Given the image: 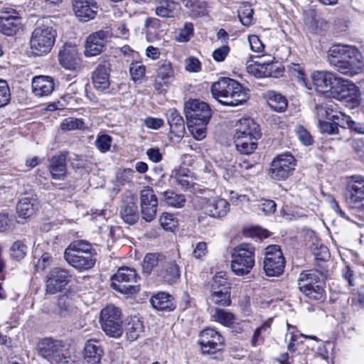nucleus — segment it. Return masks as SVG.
I'll return each mask as SVG.
<instances>
[{"label":"nucleus","mask_w":364,"mask_h":364,"mask_svg":"<svg viewBox=\"0 0 364 364\" xmlns=\"http://www.w3.org/2000/svg\"><path fill=\"white\" fill-rule=\"evenodd\" d=\"M70 278L67 269L60 267L51 269L46 279V293L52 295L61 291L68 284Z\"/></svg>","instance_id":"f3484780"},{"label":"nucleus","mask_w":364,"mask_h":364,"mask_svg":"<svg viewBox=\"0 0 364 364\" xmlns=\"http://www.w3.org/2000/svg\"><path fill=\"white\" fill-rule=\"evenodd\" d=\"M337 77L336 74L326 71H316L311 75L314 85L322 92H331Z\"/></svg>","instance_id":"cd10ccee"},{"label":"nucleus","mask_w":364,"mask_h":364,"mask_svg":"<svg viewBox=\"0 0 364 364\" xmlns=\"http://www.w3.org/2000/svg\"><path fill=\"white\" fill-rule=\"evenodd\" d=\"M36 206V199L29 194H25L17 203L16 213L19 218L26 219L34 213Z\"/></svg>","instance_id":"473e14b6"},{"label":"nucleus","mask_w":364,"mask_h":364,"mask_svg":"<svg viewBox=\"0 0 364 364\" xmlns=\"http://www.w3.org/2000/svg\"><path fill=\"white\" fill-rule=\"evenodd\" d=\"M318 124V127H319L321 132L323 133L328 134H335L338 133V126H340L341 127H345V123L340 124L339 122H331L322 121Z\"/></svg>","instance_id":"864d4df0"},{"label":"nucleus","mask_w":364,"mask_h":364,"mask_svg":"<svg viewBox=\"0 0 364 364\" xmlns=\"http://www.w3.org/2000/svg\"><path fill=\"white\" fill-rule=\"evenodd\" d=\"M40 355L50 364H69L70 358L66 356L62 342L50 338L43 339L38 344Z\"/></svg>","instance_id":"1a4fd4ad"},{"label":"nucleus","mask_w":364,"mask_h":364,"mask_svg":"<svg viewBox=\"0 0 364 364\" xmlns=\"http://www.w3.org/2000/svg\"><path fill=\"white\" fill-rule=\"evenodd\" d=\"M193 33V25L191 23H186L183 28L176 32V40L179 42H187L190 40Z\"/></svg>","instance_id":"8fccbe9b"},{"label":"nucleus","mask_w":364,"mask_h":364,"mask_svg":"<svg viewBox=\"0 0 364 364\" xmlns=\"http://www.w3.org/2000/svg\"><path fill=\"white\" fill-rule=\"evenodd\" d=\"M141 217L146 222L152 221L156 215L158 199L154 191L145 187L140 193Z\"/></svg>","instance_id":"a211bd4d"},{"label":"nucleus","mask_w":364,"mask_h":364,"mask_svg":"<svg viewBox=\"0 0 364 364\" xmlns=\"http://www.w3.org/2000/svg\"><path fill=\"white\" fill-rule=\"evenodd\" d=\"M215 99L227 106H237L247 100V95L242 85L229 77H222L211 86Z\"/></svg>","instance_id":"f03ea898"},{"label":"nucleus","mask_w":364,"mask_h":364,"mask_svg":"<svg viewBox=\"0 0 364 364\" xmlns=\"http://www.w3.org/2000/svg\"><path fill=\"white\" fill-rule=\"evenodd\" d=\"M277 204L272 200L262 199L259 205V209L264 215H271L276 211Z\"/></svg>","instance_id":"680f3d73"},{"label":"nucleus","mask_w":364,"mask_h":364,"mask_svg":"<svg viewBox=\"0 0 364 364\" xmlns=\"http://www.w3.org/2000/svg\"><path fill=\"white\" fill-rule=\"evenodd\" d=\"M160 223L164 229L173 231L177 226V220L173 215L164 213L160 218Z\"/></svg>","instance_id":"6e6d98bb"},{"label":"nucleus","mask_w":364,"mask_h":364,"mask_svg":"<svg viewBox=\"0 0 364 364\" xmlns=\"http://www.w3.org/2000/svg\"><path fill=\"white\" fill-rule=\"evenodd\" d=\"M288 68L289 72L293 76L296 77L299 81L304 82L305 73L302 65L297 63H291L288 66Z\"/></svg>","instance_id":"338daca9"},{"label":"nucleus","mask_w":364,"mask_h":364,"mask_svg":"<svg viewBox=\"0 0 364 364\" xmlns=\"http://www.w3.org/2000/svg\"><path fill=\"white\" fill-rule=\"evenodd\" d=\"M268 104L276 112H283L287 107V99L279 93L272 92L269 94Z\"/></svg>","instance_id":"ea45409f"},{"label":"nucleus","mask_w":364,"mask_h":364,"mask_svg":"<svg viewBox=\"0 0 364 364\" xmlns=\"http://www.w3.org/2000/svg\"><path fill=\"white\" fill-rule=\"evenodd\" d=\"M255 247L250 243L236 246L231 253V269L237 276L248 274L255 266Z\"/></svg>","instance_id":"39448f33"},{"label":"nucleus","mask_w":364,"mask_h":364,"mask_svg":"<svg viewBox=\"0 0 364 364\" xmlns=\"http://www.w3.org/2000/svg\"><path fill=\"white\" fill-rule=\"evenodd\" d=\"M236 150L241 154L249 155L252 154L257 148V142L241 141V139L234 140Z\"/></svg>","instance_id":"de8ad7c7"},{"label":"nucleus","mask_w":364,"mask_h":364,"mask_svg":"<svg viewBox=\"0 0 364 364\" xmlns=\"http://www.w3.org/2000/svg\"><path fill=\"white\" fill-rule=\"evenodd\" d=\"M178 4L172 0H160L156 7V14L162 18H169L174 15Z\"/></svg>","instance_id":"58836bf2"},{"label":"nucleus","mask_w":364,"mask_h":364,"mask_svg":"<svg viewBox=\"0 0 364 364\" xmlns=\"http://www.w3.org/2000/svg\"><path fill=\"white\" fill-rule=\"evenodd\" d=\"M212 287H226L230 289L229 284L228 283L227 273L224 272H220L217 273L213 279L211 284Z\"/></svg>","instance_id":"0e129e2a"},{"label":"nucleus","mask_w":364,"mask_h":364,"mask_svg":"<svg viewBox=\"0 0 364 364\" xmlns=\"http://www.w3.org/2000/svg\"><path fill=\"white\" fill-rule=\"evenodd\" d=\"M120 215L124 223L133 225L136 223L139 218L136 198L129 195L122 201L120 205Z\"/></svg>","instance_id":"5701e85b"},{"label":"nucleus","mask_w":364,"mask_h":364,"mask_svg":"<svg viewBox=\"0 0 364 364\" xmlns=\"http://www.w3.org/2000/svg\"><path fill=\"white\" fill-rule=\"evenodd\" d=\"M139 278L135 269L124 267L112 276V287L123 294L132 295L139 291V285L136 284Z\"/></svg>","instance_id":"0eeeda50"},{"label":"nucleus","mask_w":364,"mask_h":364,"mask_svg":"<svg viewBox=\"0 0 364 364\" xmlns=\"http://www.w3.org/2000/svg\"><path fill=\"white\" fill-rule=\"evenodd\" d=\"M238 17L242 25L249 26L252 24L253 20V9L248 2L242 3L237 11Z\"/></svg>","instance_id":"a19ab883"},{"label":"nucleus","mask_w":364,"mask_h":364,"mask_svg":"<svg viewBox=\"0 0 364 364\" xmlns=\"http://www.w3.org/2000/svg\"><path fill=\"white\" fill-rule=\"evenodd\" d=\"M166 118L170 126L171 132L180 136L183 134L185 124L183 117L175 108L169 109L166 112Z\"/></svg>","instance_id":"f704fd0d"},{"label":"nucleus","mask_w":364,"mask_h":364,"mask_svg":"<svg viewBox=\"0 0 364 364\" xmlns=\"http://www.w3.org/2000/svg\"><path fill=\"white\" fill-rule=\"evenodd\" d=\"M246 69L248 73L256 77H277L276 64L272 62L250 64Z\"/></svg>","instance_id":"7c9ffc66"},{"label":"nucleus","mask_w":364,"mask_h":364,"mask_svg":"<svg viewBox=\"0 0 364 364\" xmlns=\"http://www.w3.org/2000/svg\"><path fill=\"white\" fill-rule=\"evenodd\" d=\"M355 132L364 134V123L356 122L350 119L349 116L346 117L345 125Z\"/></svg>","instance_id":"774afa93"},{"label":"nucleus","mask_w":364,"mask_h":364,"mask_svg":"<svg viewBox=\"0 0 364 364\" xmlns=\"http://www.w3.org/2000/svg\"><path fill=\"white\" fill-rule=\"evenodd\" d=\"M104 355V350L100 342L97 339L88 340L83 350L85 364H99Z\"/></svg>","instance_id":"393cba45"},{"label":"nucleus","mask_w":364,"mask_h":364,"mask_svg":"<svg viewBox=\"0 0 364 364\" xmlns=\"http://www.w3.org/2000/svg\"><path fill=\"white\" fill-rule=\"evenodd\" d=\"M295 163V159L291 154L285 153L279 155L272 162L270 177L278 181L287 179L294 170Z\"/></svg>","instance_id":"4468645a"},{"label":"nucleus","mask_w":364,"mask_h":364,"mask_svg":"<svg viewBox=\"0 0 364 364\" xmlns=\"http://www.w3.org/2000/svg\"><path fill=\"white\" fill-rule=\"evenodd\" d=\"M91 243L85 240H75L71 242L64 252L65 261L74 268L87 270L94 267L96 259Z\"/></svg>","instance_id":"7ed1b4c3"},{"label":"nucleus","mask_w":364,"mask_h":364,"mask_svg":"<svg viewBox=\"0 0 364 364\" xmlns=\"http://www.w3.org/2000/svg\"><path fill=\"white\" fill-rule=\"evenodd\" d=\"M53 313L55 316L69 321H73L80 316L77 309L72 305L71 301L65 297L59 298Z\"/></svg>","instance_id":"bb28decb"},{"label":"nucleus","mask_w":364,"mask_h":364,"mask_svg":"<svg viewBox=\"0 0 364 364\" xmlns=\"http://www.w3.org/2000/svg\"><path fill=\"white\" fill-rule=\"evenodd\" d=\"M336 107V105L329 103L328 111V114H329V115H328V119L334 122H339L340 124L345 123L346 117L348 116L341 112H337L335 109Z\"/></svg>","instance_id":"4d7b16f0"},{"label":"nucleus","mask_w":364,"mask_h":364,"mask_svg":"<svg viewBox=\"0 0 364 364\" xmlns=\"http://www.w3.org/2000/svg\"><path fill=\"white\" fill-rule=\"evenodd\" d=\"M157 275L168 284H173L179 278L180 269L173 261H164L161 268L156 270Z\"/></svg>","instance_id":"c85d7f7f"},{"label":"nucleus","mask_w":364,"mask_h":364,"mask_svg":"<svg viewBox=\"0 0 364 364\" xmlns=\"http://www.w3.org/2000/svg\"><path fill=\"white\" fill-rule=\"evenodd\" d=\"M27 247L23 241L17 240L14 242L10 248V255L13 259L21 260L26 256Z\"/></svg>","instance_id":"49530a36"},{"label":"nucleus","mask_w":364,"mask_h":364,"mask_svg":"<svg viewBox=\"0 0 364 364\" xmlns=\"http://www.w3.org/2000/svg\"><path fill=\"white\" fill-rule=\"evenodd\" d=\"M212 318L214 321L225 326L232 325L235 319V316L232 313L221 309H215Z\"/></svg>","instance_id":"79ce46f5"},{"label":"nucleus","mask_w":364,"mask_h":364,"mask_svg":"<svg viewBox=\"0 0 364 364\" xmlns=\"http://www.w3.org/2000/svg\"><path fill=\"white\" fill-rule=\"evenodd\" d=\"M111 37L109 30H100L90 35L86 40L85 55L88 57L99 55Z\"/></svg>","instance_id":"6ab92c4d"},{"label":"nucleus","mask_w":364,"mask_h":364,"mask_svg":"<svg viewBox=\"0 0 364 364\" xmlns=\"http://www.w3.org/2000/svg\"><path fill=\"white\" fill-rule=\"evenodd\" d=\"M110 63L102 61L99 63L92 73V80L94 87L100 91H103L109 87Z\"/></svg>","instance_id":"4be33fe9"},{"label":"nucleus","mask_w":364,"mask_h":364,"mask_svg":"<svg viewBox=\"0 0 364 364\" xmlns=\"http://www.w3.org/2000/svg\"><path fill=\"white\" fill-rule=\"evenodd\" d=\"M207 124H200V123L196 122L188 123V127L191 132L193 136L197 140H201L205 137Z\"/></svg>","instance_id":"603ef678"},{"label":"nucleus","mask_w":364,"mask_h":364,"mask_svg":"<svg viewBox=\"0 0 364 364\" xmlns=\"http://www.w3.org/2000/svg\"><path fill=\"white\" fill-rule=\"evenodd\" d=\"M205 214L213 218H222L227 215L230 210L228 201L220 197L208 198L203 205Z\"/></svg>","instance_id":"b1692460"},{"label":"nucleus","mask_w":364,"mask_h":364,"mask_svg":"<svg viewBox=\"0 0 364 364\" xmlns=\"http://www.w3.org/2000/svg\"><path fill=\"white\" fill-rule=\"evenodd\" d=\"M21 28V21L16 9L4 6L0 8V33L12 36Z\"/></svg>","instance_id":"2eb2a0df"},{"label":"nucleus","mask_w":364,"mask_h":364,"mask_svg":"<svg viewBox=\"0 0 364 364\" xmlns=\"http://www.w3.org/2000/svg\"><path fill=\"white\" fill-rule=\"evenodd\" d=\"M96 0H73V9L80 21L87 22L95 18L98 11Z\"/></svg>","instance_id":"aec40b11"},{"label":"nucleus","mask_w":364,"mask_h":364,"mask_svg":"<svg viewBox=\"0 0 364 364\" xmlns=\"http://www.w3.org/2000/svg\"><path fill=\"white\" fill-rule=\"evenodd\" d=\"M11 101V92L6 80H0V108L6 107Z\"/></svg>","instance_id":"3c124183"},{"label":"nucleus","mask_w":364,"mask_h":364,"mask_svg":"<svg viewBox=\"0 0 364 364\" xmlns=\"http://www.w3.org/2000/svg\"><path fill=\"white\" fill-rule=\"evenodd\" d=\"M331 95L338 100H346L357 107L360 104V93L358 87L350 81L337 77L333 87Z\"/></svg>","instance_id":"f8f14e48"},{"label":"nucleus","mask_w":364,"mask_h":364,"mask_svg":"<svg viewBox=\"0 0 364 364\" xmlns=\"http://www.w3.org/2000/svg\"><path fill=\"white\" fill-rule=\"evenodd\" d=\"M56 36L57 32L52 26L38 24L30 38L31 53L36 55L49 53L55 43Z\"/></svg>","instance_id":"423d86ee"},{"label":"nucleus","mask_w":364,"mask_h":364,"mask_svg":"<svg viewBox=\"0 0 364 364\" xmlns=\"http://www.w3.org/2000/svg\"><path fill=\"white\" fill-rule=\"evenodd\" d=\"M260 136L259 126L250 118L240 119L235 124L234 136Z\"/></svg>","instance_id":"c756f323"},{"label":"nucleus","mask_w":364,"mask_h":364,"mask_svg":"<svg viewBox=\"0 0 364 364\" xmlns=\"http://www.w3.org/2000/svg\"><path fill=\"white\" fill-rule=\"evenodd\" d=\"M285 267V259L279 245H269L265 249L263 269L269 277L281 275Z\"/></svg>","instance_id":"9b49d317"},{"label":"nucleus","mask_w":364,"mask_h":364,"mask_svg":"<svg viewBox=\"0 0 364 364\" xmlns=\"http://www.w3.org/2000/svg\"><path fill=\"white\" fill-rule=\"evenodd\" d=\"M125 331L127 339L131 341L136 340L144 332L143 321L136 316L132 317L127 324Z\"/></svg>","instance_id":"c9c22d12"},{"label":"nucleus","mask_w":364,"mask_h":364,"mask_svg":"<svg viewBox=\"0 0 364 364\" xmlns=\"http://www.w3.org/2000/svg\"><path fill=\"white\" fill-rule=\"evenodd\" d=\"M348 205L357 210H364V177L353 176L349 178L345 192Z\"/></svg>","instance_id":"9d476101"},{"label":"nucleus","mask_w":364,"mask_h":364,"mask_svg":"<svg viewBox=\"0 0 364 364\" xmlns=\"http://www.w3.org/2000/svg\"><path fill=\"white\" fill-rule=\"evenodd\" d=\"M164 199L168 205L177 208L183 207L186 202L183 195L176 194L172 191L164 192Z\"/></svg>","instance_id":"c03bdc74"},{"label":"nucleus","mask_w":364,"mask_h":364,"mask_svg":"<svg viewBox=\"0 0 364 364\" xmlns=\"http://www.w3.org/2000/svg\"><path fill=\"white\" fill-rule=\"evenodd\" d=\"M165 257L163 255L159 253H148L145 255L143 263L142 269L144 273L149 274L151 271L159 267L162 266Z\"/></svg>","instance_id":"e433bc0d"},{"label":"nucleus","mask_w":364,"mask_h":364,"mask_svg":"<svg viewBox=\"0 0 364 364\" xmlns=\"http://www.w3.org/2000/svg\"><path fill=\"white\" fill-rule=\"evenodd\" d=\"M112 143V137L107 134L99 136L96 141L95 145L101 152H106L109 150Z\"/></svg>","instance_id":"13d9d810"},{"label":"nucleus","mask_w":364,"mask_h":364,"mask_svg":"<svg viewBox=\"0 0 364 364\" xmlns=\"http://www.w3.org/2000/svg\"><path fill=\"white\" fill-rule=\"evenodd\" d=\"M60 127L65 131L82 129L84 128V122L80 119L68 117L62 122Z\"/></svg>","instance_id":"09e8293b"},{"label":"nucleus","mask_w":364,"mask_h":364,"mask_svg":"<svg viewBox=\"0 0 364 364\" xmlns=\"http://www.w3.org/2000/svg\"><path fill=\"white\" fill-rule=\"evenodd\" d=\"M230 48L228 46L223 45L213 52V58L216 62H223L228 55Z\"/></svg>","instance_id":"69168bd1"},{"label":"nucleus","mask_w":364,"mask_h":364,"mask_svg":"<svg viewBox=\"0 0 364 364\" xmlns=\"http://www.w3.org/2000/svg\"><path fill=\"white\" fill-rule=\"evenodd\" d=\"M295 131L298 139L302 142V144L306 146H309L312 144L313 139L311 136L302 126L296 127Z\"/></svg>","instance_id":"e2e57ef3"},{"label":"nucleus","mask_w":364,"mask_h":364,"mask_svg":"<svg viewBox=\"0 0 364 364\" xmlns=\"http://www.w3.org/2000/svg\"><path fill=\"white\" fill-rule=\"evenodd\" d=\"M59 63L65 69L76 70L80 67L81 59L76 46L65 44L59 52Z\"/></svg>","instance_id":"412c9836"},{"label":"nucleus","mask_w":364,"mask_h":364,"mask_svg":"<svg viewBox=\"0 0 364 364\" xmlns=\"http://www.w3.org/2000/svg\"><path fill=\"white\" fill-rule=\"evenodd\" d=\"M184 112L188 123L200 124H208L212 114L208 105L196 99L186 102Z\"/></svg>","instance_id":"ddd939ff"},{"label":"nucleus","mask_w":364,"mask_h":364,"mask_svg":"<svg viewBox=\"0 0 364 364\" xmlns=\"http://www.w3.org/2000/svg\"><path fill=\"white\" fill-rule=\"evenodd\" d=\"M145 66L140 63L136 62L130 65L129 72L134 80L141 79L145 74Z\"/></svg>","instance_id":"bf43d9fd"},{"label":"nucleus","mask_w":364,"mask_h":364,"mask_svg":"<svg viewBox=\"0 0 364 364\" xmlns=\"http://www.w3.org/2000/svg\"><path fill=\"white\" fill-rule=\"evenodd\" d=\"M198 343L203 354H215L222 350L224 339L218 331L213 328H206L200 332Z\"/></svg>","instance_id":"dca6fc26"},{"label":"nucleus","mask_w":364,"mask_h":364,"mask_svg":"<svg viewBox=\"0 0 364 364\" xmlns=\"http://www.w3.org/2000/svg\"><path fill=\"white\" fill-rule=\"evenodd\" d=\"M152 306L161 311H171L175 309L173 298L166 292H159L153 295L150 299Z\"/></svg>","instance_id":"72a5a7b5"},{"label":"nucleus","mask_w":364,"mask_h":364,"mask_svg":"<svg viewBox=\"0 0 364 364\" xmlns=\"http://www.w3.org/2000/svg\"><path fill=\"white\" fill-rule=\"evenodd\" d=\"M223 291H214L211 293V300L215 304L220 306H229L231 303L230 289L223 288Z\"/></svg>","instance_id":"a18cd8bd"},{"label":"nucleus","mask_w":364,"mask_h":364,"mask_svg":"<svg viewBox=\"0 0 364 364\" xmlns=\"http://www.w3.org/2000/svg\"><path fill=\"white\" fill-rule=\"evenodd\" d=\"M327 60L337 72L354 76L364 70V58L354 46L336 44L328 50Z\"/></svg>","instance_id":"f257e3e1"},{"label":"nucleus","mask_w":364,"mask_h":364,"mask_svg":"<svg viewBox=\"0 0 364 364\" xmlns=\"http://www.w3.org/2000/svg\"><path fill=\"white\" fill-rule=\"evenodd\" d=\"M325 275L315 269L305 270L297 279L299 291L311 300L322 301L325 298L323 283Z\"/></svg>","instance_id":"20e7f679"},{"label":"nucleus","mask_w":364,"mask_h":364,"mask_svg":"<svg viewBox=\"0 0 364 364\" xmlns=\"http://www.w3.org/2000/svg\"><path fill=\"white\" fill-rule=\"evenodd\" d=\"M134 173V171L132 168H124L117 173L116 179L120 184L124 185L132 181Z\"/></svg>","instance_id":"052dcab7"},{"label":"nucleus","mask_w":364,"mask_h":364,"mask_svg":"<svg viewBox=\"0 0 364 364\" xmlns=\"http://www.w3.org/2000/svg\"><path fill=\"white\" fill-rule=\"evenodd\" d=\"M54 79L50 76H36L32 80V90L36 96L44 97L50 95L55 89Z\"/></svg>","instance_id":"a878e982"},{"label":"nucleus","mask_w":364,"mask_h":364,"mask_svg":"<svg viewBox=\"0 0 364 364\" xmlns=\"http://www.w3.org/2000/svg\"><path fill=\"white\" fill-rule=\"evenodd\" d=\"M181 4L189 10L193 16H198L203 6V2L199 0H181Z\"/></svg>","instance_id":"5fc2aeb1"},{"label":"nucleus","mask_w":364,"mask_h":364,"mask_svg":"<svg viewBox=\"0 0 364 364\" xmlns=\"http://www.w3.org/2000/svg\"><path fill=\"white\" fill-rule=\"evenodd\" d=\"M49 171L53 179L63 180L67 173L66 156L62 154L53 156L50 161Z\"/></svg>","instance_id":"2f4dec72"},{"label":"nucleus","mask_w":364,"mask_h":364,"mask_svg":"<svg viewBox=\"0 0 364 364\" xmlns=\"http://www.w3.org/2000/svg\"><path fill=\"white\" fill-rule=\"evenodd\" d=\"M100 322L102 329L109 336L119 338L123 333L121 310L112 305L101 311Z\"/></svg>","instance_id":"6e6552de"},{"label":"nucleus","mask_w":364,"mask_h":364,"mask_svg":"<svg viewBox=\"0 0 364 364\" xmlns=\"http://www.w3.org/2000/svg\"><path fill=\"white\" fill-rule=\"evenodd\" d=\"M190 173L191 172L186 168H180L175 171L172 177L182 189L186 190L192 187L194 184L193 176Z\"/></svg>","instance_id":"4c0bfd02"},{"label":"nucleus","mask_w":364,"mask_h":364,"mask_svg":"<svg viewBox=\"0 0 364 364\" xmlns=\"http://www.w3.org/2000/svg\"><path fill=\"white\" fill-rule=\"evenodd\" d=\"M173 73L171 63L164 61L159 65L157 69L156 77L162 80L164 84H168L169 80L173 76Z\"/></svg>","instance_id":"37998d69"}]
</instances>
